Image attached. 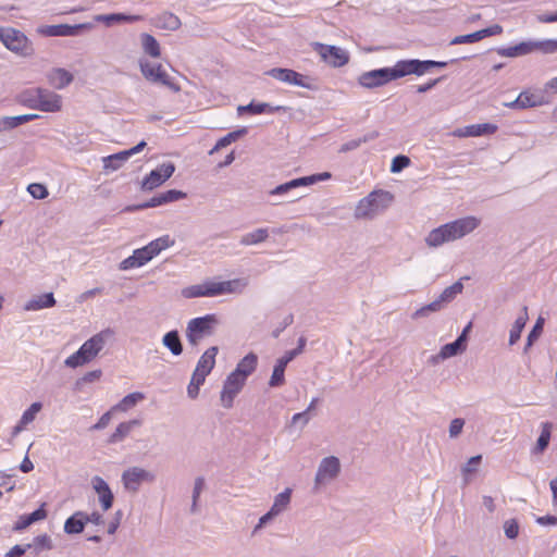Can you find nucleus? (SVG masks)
<instances>
[{
    "instance_id": "nucleus-1",
    "label": "nucleus",
    "mask_w": 557,
    "mask_h": 557,
    "mask_svg": "<svg viewBox=\"0 0 557 557\" xmlns=\"http://www.w3.org/2000/svg\"><path fill=\"white\" fill-rule=\"evenodd\" d=\"M480 224L481 220L473 215L457 219L433 228L425 237V244L430 248L441 247L472 233Z\"/></svg>"
},
{
    "instance_id": "nucleus-25",
    "label": "nucleus",
    "mask_w": 557,
    "mask_h": 557,
    "mask_svg": "<svg viewBox=\"0 0 557 557\" xmlns=\"http://www.w3.org/2000/svg\"><path fill=\"white\" fill-rule=\"evenodd\" d=\"M151 260V255L148 253L145 247L134 250L133 255L124 259L120 263L121 270H129L139 268Z\"/></svg>"
},
{
    "instance_id": "nucleus-21",
    "label": "nucleus",
    "mask_w": 557,
    "mask_h": 557,
    "mask_svg": "<svg viewBox=\"0 0 557 557\" xmlns=\"http://www.w3.org/2000/svg\"><path fill=\"white\" fill-rule=\"evenodd\" d=\"M406 69L408 75L414 74V75H423L424 73L429 72L433 67H445L447 65L446 62H440V61H432V60H405Z\"/></svg>"
},
{
    "instance_id": "nucleus-53",
    "label": "nucleus",
    "mask_w": 557,
    "mask_h": 557,
    "mask_svg": "<svg viewBox=\"0 0 557 557\" xmlns=\"http://www.w3.org/2000/svg\"><path fill=\"white\" fill-rule=\"evenodd\" d=\"M465 351V347H460L456 342L444 345L441 348L440 357L448 359L450 357L457 356Z\"/></svg>"
},
{
    "instance_id": "nucleus-58",
    "label": "nucleus",
    "mask_w": 557,
    "mask_h": 557,
    "mask_svg": "<svg viewBox=\"0 0 557 557\" xmlns=\"http://www.w3.org/2000/svg\"><path fill=\"white\" fill-rule=\"evenodd\" d=\"M504 532L508 539L515 540L519 534L518 521L516 519L506 520L504 522Z\"/></svg>"
},
{
    "instance_id": "nucleus-44",
    "label": "nucleus",
    "mask_w": 557,
    "mask_h": 557,
    "mask_svg": "<svg viewBox=\"0 0 557 557\" xmlns=\"http://www.w3.org/2000/svg\"><path fill=\"white\" fill-rule=\"evenodd\" d=\"M377 136H379L377 132L368 133L363 137L351 139V140L343 144L339 147L338 151L341 153H346L348 151L355 150V149L359 148L362 144H366V143H369V141L375 139Z\"/></svg>"
},
{
    "instance_id": "nucleus-3",
    "label": "nucleus",
    "mask_w": 557,
    "mask_h": 557,
    "mask_svg": "<svg viewBox=\"0 0 557 557\" xmlns=\"http://www.w3.org/2000/svg\"><path fill=\"white\" fill-rule=\"evenodd\" d=\"M407 75L405 60H401L393 67H382L362 73L358 77V83L364 88H375Z\"/></svg>"
},
{
    "instance_id": "nucleus-15",
    "label": "nucleus",
    "mask_w": 557,
    "mask_h": 557,
    "mask_svg": "<svg viewBox=\"0 0 557 557\" xmlns=\"http://www.w3.org/2000/svg\"><path fill=\"white\" fill-rule=\"evenodd\" d=\"M114 332L111 329H106L89 339H87L82 347L87 352V355L94 360L99 352L104 348L107 342L112 338Z\"/></svg>"
},
{
    "instance_id": "nucleus-56",
    "label": "nucleus",
    "mask_w": 557,
    "mask_h": 557,
    "mask_svg": "<svg viewBox=\"0 0 557 557\" xmlns=\"http://www.w3.org/2000/svg\"><path fill=\"white\" fill-rule=\"evenodd\" d=\"M162 205L163 203L161 201V197H160V194H159V195L152 197L150 200H148L146 202L126 207L125 211H129L131 212V211L147 209V208H154V207H159V206H162Z\"/></svg>"
},
{
    "instance_id": "nucleus-9",
    "label": "nucleus",
    "mask_w": 557,
    "mask_h": 557,
    "mask_svg": "<svg viewBox=\"0 0 557 557\" xmlns=\"http://www.w3.org/2000/svg\"><path fill=\"white\" fill-rule=\"evenodd\" d=\"M312 48L325 63L333 67L344 66L349 61L348 53L339 47L313 42Z\"/></svg>"
},
{
    "instance_id": "nucleus-17",
    "label": "nucleus",
    "mask_w": 557,
    "mask_h": 557,
    "mask_svg": "<svg viewBox=\"0 0 557 557\" xmlns=\"http://www.w3.org/2000/svg\"><path fill=\"white\" fill-rule=\"evenodd\" d=\"M92 25L90 23H83L76 25L59 24L47 26L42 33L51 37H67L77 36L83 29H90Z\"/></svg>"
},
{
    "instance_id": "nucleus-39",
    "label": "nucleus",
    "mask_w": 557,
    "mask_h": 557,
    "mask_svg": "<svg viewBox=\"0 0 557 557\" xmlns=\"http://www.w3.org/2000/svg\"><path fill=\"white\" fill-rule=\"evenodd\" d=\"M96 22H103L107 25H112L113 23L120 22H136L140 20L138 15H126L123 13H113V14H99L95 17Z\"/></svg>"
},
{
    "instance_id": "nucleus-54",
    "label": "nucleus",
    "mask_w": 557,
    "mask_h": 557,
    "mask_svg": "<svg viewBox=\"0 0 557 557\" xmlns=\"http://www.w3.org/2000/svg\"><path fill=\"white\" fill-rule=\"evenodd\" d=\"M482 39L481 30H476L472 34L456 36L451 39L450 45L472 44Z\"/></svg>"
},
{
    "instance_id": "nucleus-37",
    "label": "nucleus",
    "mask_w": 557,
    "mask_h": 557,
    "mask_svg": "<svg viewBox=\"0 0 557 557\" xmlns=\"http://www.w3.org/2000/svg\"><path fill=\"white\" fill-rule=\"evenodd\" d=\"M269 237V231L268 228H257L250 233H247V234H244L242 237H240V245L243 246H252V245H258L260 243H263L268 239Z\"/></svg>"
},
{
    "instance_id": "nucleus-33",
    "label": "nucleus",
    "mask_w": 557,
    "mask_h": 557,
    "mask_svg": "<svg viewBox=\"0 0 557 557\" xmlns=\"http://www.w3.org/2000/svg\"><path fill=\"white\" fill-rule=\"evenodd\" d=\"M154 25L165 30H176L181 26V20L173 13L164 12L154 18Z\"/></svg>"
},
{
    "instance_id": "nucleus-63",
    "label": "nucleus",
    "mask_w": 557,
    "mask_h": 557,
    "mask_svg": "<svg viewBox=\"0 0 557 557\" xmlns=\"http://www.w3.org/2000/svg\"><path fill=\"white\" fill-rule=\"evenodd\" d=\"M277 515L273 512L271 509L260 517L258 523L255 525L252 530V534L258 533L265 524H268L270 521H272Z\"/></svg>"
},
{
    "instance_id": "nucleus-5",
    "label": "nucleus",
    "mask_w": 557,
    "mask_h": 557,
    "mask_svg": "<svg viewBox=\"0 0 557 557\" xmlns=\"http://www.w3.org/2000/svg\"><path fill=\"white\" fill-rule=\"evenodd\" d=\"M219 320L215 314H207L205 317L191 319L187 323L186 337L191 346H197L201 339L211 336L214 333Z\"/></svg>"
},
{
    "instance_id": "nucleus-31",
    "label": "nucleus",
    "mask_w": 557,
    "mask_h": 557,
    "mask_svg": "<svg viewBox=\"0 0 557 557\" xmlns=\"http://www.w3.org/2000/svg\"><path fill=\"white\" fill-rule=\"evenodd\" d=\"M532 51H534V45L532 41L520 42L513 47L497 49V53L499 55L506 57V58H515V57H519V55H525Z\"/></svg>"
},
{
    "instance_id": "nucleus-12",
    "label": "nucleus",
    "mask_w": 557,
    "mask_h": 557,
    "mask_svg": "<svg viewBox=\"0 0 557 557\" xmlns=\"http://www.w3.org/2000/svg\"><path fill=\"white\" fill-rule=\"evenodd\" d=\"M246 380L239 377L237 374L230 373L223 383V388L220 395L221 405L230 409L233 407L235 397L240 393Z\"/></svg>"
},
{
    "instance_id": "nucleus-49",
    "label": "nucleus",
    "mask_w": 557,
    "mask_h": 557,
    "mask_svg": "<svg viewBox=\"0 0 557 557\" xmlns=\"http://www.w3.org/2000/svg\"><path fill=\"white\" fill-rule=\"evenodd\" d=\"M205 487V479L199 476L196 478L193 488V495H191V507L190 512L196 513L198 512V499L200 497V494Z\"/></svg>"
},
{
    "instance_id": "nucleus-24",
    "label": "nucleus",
    "mask_w": 557,
    "mask_h": 557,
    "mask_svg": "<svg viewBox=\"0 0 557 557\" xmlns=\"http://www.w3.org/2000/svg\"><path fill=\"white\" fill-rule=\"evenodd\" d=\"M215 294H240L248 285L246 278H234L224 282H214Z\"/></svg>"
},
{
    "instance_id": "nucleus-11",
    "label": "nucleus",
    "mask_w": 557,
    "mask_h": 557,
    "mask_svg": "<svg viewBox=\"0 0 557 557\" xmlns=\"http://www.w3.org/2000/svg\"><path fill=\"white\" fill-rule=\"evenodd\" d=\"M154 474L140 467H132L122 473V483L125 490L129 492H137L143 482H153Z\"/></svg>"
},
{
    "instance_id": "nucleus-27",
    "label": "nucleus",
    "mask_w": 557,
    "mask_h": 557,
    "mask_svg": "<svg viewBox=\"0 0 557 557\" xmlns=\"http://www.w3.org/2000/svg\"><path fill=\"white\" fill-rule=\"evenodd\" d=\"M257 363V355L249 352L237 363L235 370L232 373L237 374L244 380H247V377L256 370Z\"/></svg>"
},
{
    "instance_id": "nucleus-32",
    "label": "nucleus",
    "mask_w": 557,
    "mask_h": 557,
    "mask_svg": "<svg viewBox=\"0 0 557 557\" xmlns=\"http://www.w3.org/2000/svg\"><path fill=\"white\" fill-rule=\"evenodd\" d=\"M553 424L550 422H543L541 424V434L536 441L532 453L535 455H541L545 451V449L549 445L550 436H552Z\"/></svg>"
},
{
    "instance_id": "nucleus-30",
    "label": "nucleus",
    "mask_w": 557,
    "mask_h": 557,
    "mask_svg": "<svg viewBox=\"0 0 557 557\" xmlns=\"http://www.w3.org/2000/svg\"><path fill=\"white\" fill-rule=\"evenodd\" d=\"M218 351L219 348L216 346L209 347L199 358L196 370L208 375L214 368Z\"/></svg>"
},
{
    "instance_id": "nucleus-20",
    "label": "nucleus",
    "mask_w": 557,
    "mask_h": 557,
    "mask_svg": "<svg viewBox=\"0 0 557 557\" xmlns=\"http://www.w3.org/2000/svg\"><path fill=\"white\" fill-rule=\"evenodd\" d=\"M175 171V165H169L164 170V174H161L160 171L152 170L143 181L141 189L143 190H152L160 185H162L166 180H169Z\"/></svg>"
},
{
    "instance_id": "nucleus-22",
    "label": "nucleus",
    "mask_w": 557,
    "mask_h": 557,
    "mask_svg": "<svg viewBox=\"0 0 557 557\" xmlns=\"http://www.w3.org/2000/svg\"><path fill=\"white\" fill-rule=\"evenodd\" d=\"M47 79L53 88L63 89L74 81V76L65 69L54 67L47 74Z\"/></svg>"
},
{
    "instance_id": "nucleus-6",
    "label": "nucleus",
    "mask_w": 557,
    "mask_h": 557,
    "mask_svg": "<svg viewBox=\"0 0 557 557\" xmlns=\"http://www.w3.org/2000/svg\"><path fill=\"white\" fill-rule=\"evenodd\" d=\"M7 49L20 57H32L35 53L32 41L18 29L5 27L0 38Z\"/></svg>"
},
{
    "instance_id": "nucleus-35",
    "label": "nucleus",
    "mask_w": 557,
    "mask_h": 557,
    "mask_svg": "<svg viewBox=\"0 0 557 557\" xmlns=\"http://www.w3.org/2000/svg\"><path fill=\"white\" fill-rule=\"evenodd\" d=\"M528 319V307L524 306L522 308V313L516 319L513 325L511 326L509 333V345H515L519 341L521 332L524 329Z\"/></svg>"
},
{
    "instance_id": "nucleus-51",
    "label": "nucleus",
    "mask_w": 557,
    "mask_h": 557,
    "mask_svg": "<svg viewBox=\"0 0 557 557\" xmlns=\"http://www.w3.org/2000/svg\"><path fill=\"white\" fill-rule=\"evenodd\" d=\"M543 325H544V319L542 317H540L533 329L531 330V332L529 333L528 335V338H527V345H525V348L524 350L527 351L532 345L533 343L540 337V335L542 334L543 332Z\"/></svg>"
},
{
    "instance_id": "nucleus-38",
    "label": "nucleus",
    "mask_w": 557,
    "mask_h": 557,
    "mask_svg": "<svg viewBox=\"0 0 557 557\" xmlns=\"http://www.w3.org/2000/svg\"><path fill=\"white\" fill-rule=\"evenodd\" d=\"M140 42L145 53L152 58H159L161 54L160 45L157 39L147 33L140 35Z\"/></svg>"
},
{
    "instance_id": "nucleus-42",
    "label": "nucleus",
    "mask_w": 557,
    "mask_h": 557,
    "mask_svg": "<svg viewBox=\"0 0 557 557\" xmlns=\"http://www.w3.org/2000/svg\"><path fill=\"white\" fill-rule=\"evenodd\" d=\"M292 490L285 488L282 493L277 494L271 506V510L277 516L285 511L290 503Z\"/></svg>"
},
{
    "instance_id": "nucleus-23",
    "label": "nucleus",
    "mask_w": 557,
    "mask_h": 557,
    "mask_svg": "<svg viewBox=\"0 0 557 557\" xmlns=\"http://www.w3.org/2000/svg\"><path fill=\"white\" fill-rule=\"evenodd\" d=\"M214 286V282H206L202 284L191 285L185 287L182 290V295L185 298L214 297L216 296Z\"/></svg>"
},
{
    "instance_id": "nucleus-13",
    "label": "nucleus",
    "mask_w": 557,
    "mask_h": 557,
    "mask_svg": "<svg viewBox=\"0 0 557 557\" xmlns=\"http://www.w3.org/2000/svg\"><path fill=\"white\" fill-rule=\"evenodd\" d=\"M267 74L280 82L300 86L307 89L314 88L309 77L290 69L274 67L268 71Z\"/></svg>"
},
{
    "instance_id": "nucleus-26",
    "label": "nucleus",
    "mask_w": 557,
    "mask_h": 557,
    "mask_svg": "<svg viewBox=\"0 0 557 557\" xmlns=\"http://www.w3.org/2000/svg\"><path fill=\"white\" fill-rule=\"evenodd\" d=\"M140 425H141V420H139V419H133V420L120 423L116 426L115 431L108 438V443L116 444V443L124 441L135 428H138Z\"/></svg>"
},
{
    "instance_id": "nucleus-57",
    "label": "nucleus",
    "mask_w": 557,
    "mask_h": 557,
    "mask_svg": "<svg viewBox=\"0 0 557 557\" xmlns=\"http://www.w3.org/2000/svg\"><path fill=\"white\" fill-rule=\"evenodd\" d=\"M160 197H161L162 203L165 205L169 202H173V201H177V200L186 198V194L181 190L170 189L164 193H161Z\"/></svg>"
},
{
    "instance_id": "nucleus-55",
    "label": "nucleus",
    "mask_w": 557,
    "mask_h": 557,
    "mask_svg": "<svg viewBox=\"0 0 557 557\" xmlns=\"http://www.w3.org/2000/svg\"><path fill=\"white\" fill-rule=\"evenodd\" d=\"M27 191L34 199H45L48 197L49 191L47 187L40 183H32L27 187Z\"/></svg>"
},
{
    "instance_id": "nucleus-61",
    "label": "nucleus",
    "mask_w": 557,
    "mask_h": 557,
    "mask_svg": "<svg viewBox=\"0 0 557 557\" xmlns=\"http://www.w3.org/2000/svg\"><path fill=\"white\" fill-rule=\"evenodd\" d=\"M285 370H280L277 368H273L272 375L269 381V385L271 387H278L285 383Z\"/></svg>"
},
{
    "instance_id": "nucleus-14",
    "label": "nucleus",
    "mask_w": 557,
    "mask_h": 557,
    "mask_svg": "<svg viewBox=\"0 0 557 557\" xmlns=\"http://www.w3.org/2000/svg\"><path fill=\"white\" fill-rule=\"evenodd\" d=\"M146 141L141 140L135 147L124 150L102 159L104 171H116L119 170L131 156L140 152L146 147Z\"/></svg>"
},
{
    "instance_id": "nucleus-60",
    "label": "nucleus",
    "mask_w": 557,
    "mask_h": 557,
    "mask_svg": "<svg viewBox=\"0 0 557 557\" xmlns=\"http://www.w3.org/2000/svg\"><path fill=\"white\" fill-rule=\"evenodd\" d=\"M410 164V159L407 156L399 154L392 161L391 171L398 173Z\"/></svg>"
},
{
    "instance_id": "nucleus-36",
    "label": "nucleus",
    "mask_w": 557,
    "mask_h": 557,
    "mask_svg": "<svg viewBox=\"0 0 557 557\" xmlns=\"http://www.w3.org/2000/svg\"><path fill=\"white\" fill-rule=\"evenodd\" d=\"M84 511H76L64 523V532L67 534H78L83 532L85 528V521L83 519Z\"/></svg>"
},
{
    "instance_id": "nucleus-28",
    "label": "nucleus",
    "mask_w": 557,
    "mask_h": 557,
    "mask_svg": "<svg viewBox=\"0 0 557 557\" xmlns=\"http://www.w3.org/2000/svg\"><path fill=\"white\" fill-rule=\"evenodd\" d=\"M55 305V299L52 293L35 296L30 298L25 305L24 310L37 311L46 308H51Z\"/></svg>"
},
{
    "instance_id": "nucleus-34",
    "label": "nucleus",
    "mask_w": 557,
    "mask_h": 557,
    "mask_svg": "<svg viewBox=\"0 0 557 557\" xmlns=\"http://www.w3.org/2000/svg\"><path fill=\"white\" fill-rule=\"evenodd\" d=\"M162 344L174 356H180L183 352V344L176 330L165 333L162 338Z\"/></svg>"
},
{
    "instance_id": "nucleus-19",
    "label": "nucleus",
    "mask_w": 557,
    "mask_h": 557,
    "mask_svg": "<svg viewBox=\"0 0 557 557\" xmlns=\"http://www.w3.org/2000/svg\"><path fill=\"white\" fill-rule=\"evenodd\" d=\"M542 104H544L543 97L529 91H522L515 100L504 103L507 108L518 110L540 107Z\"/></svg>"
},
{
    "instance_id": "nucleus-41",
    "label": "nucleus",
    "mask_w": 557,
    "mask_h": 557,
    "mask_svg": "<svg viewBox=\"0 0 557 557\" xmlns=\"http://www.w3.org/2000/svg\"><path fill=\"white\" fill-rule=\"evenodd\" d=\"M144 398L145 395L140 392L131 393L123 397L122 400L112 408V410L125 412L135 407Z\"/></svg>"
},
{
    "instance_id": "nucleus-7",
    "label": "nucleus",
    "mask_w": 557,
    "mask_h": 557,
    "mask_svg": "<svg viewBox=\"0 0 557 557\" xmlns=\"http://www.w3.org/2000/svg\"><path fill=\"white\" fill-rule=\"evenodd\" d=\"M139 67L143 76L148 82L165 86L174 92L181 91V86L173 82L161 64L140 60Z\"/></svg>"
},
{
    "instance_id": "nucleus-64",
    "label": "nucleus",
    "mask_w": 557,
    "mask_h": 557,
    "mask_svg": "<svg viewBox=\"0 0 557 557\" xmlns=\"http://www.w3.org/2000/svg\"><path fill=\"white\" fill-rule=\"evenodd\" d=\"M45 504H42L37 510L27 515V523H34L36 521L42 520L47 517V511L44 508Z\"/></svg>"
},
{
    "instance_id": "nucleus-46",
    "label": "nucleus",
    "mask_w": 557,
    "mask_h": 557,
    "mask_svg": "<svg viewBox=\"0 0 557 557\" xmlns=\"http://www.w3.org/2000/svg\"><path fill=\"white\" fill-rule=\"evenodd\" d=\"M281 109H282L281 107L273 108L270 104L264 103V102H262V103L250 102L247 106L239 107L238 111H247L251 114H261V113H265V112L273 113Z\"/></svg>"
},
{
    "instance_id": "nucleus-4",
    "label": "nucleus",
    "mask_w": 557,
    "mask_h": 557,
    "mask_svg": "<svg viewBox=\"0 0 557 557\" xmlns=\"http://www.w3.org/2000/svg\"><path fill=\"white\" fill-rule=\"evenodd\" d=\"M463 290V284L460 281L455 282L453 285L446 287L441 295L432 302L422 306L417 309L412 314L411 319L418 320L421 318H428L431 313H435L445 309L459 294Z\"/></svg>"
},
{
    "instance_id": "nucleus-50",
    "label": "nucleus",
    "mask_w": 557,
    "mask_h": 557,
    "mask_svg": "<svg viewBox=\"0 0 557 557\" xmlns=\"http://www.w3.org/2000/svg\"><path fill=\"white\" fill-rule=\"evenodd\" d=\"M101 375L102 371L100 369L89 371L75 382V388L81 391L85 384L100 380Z\"/></svg>"
},
{
    "instance_id": "nucleus-10",
    "label": "nucleus",
    "mask_w": 557,
    "mask_h": 557,
    "mask_svg": "<svg viewBox=\"0 0 557 557\" xmlns=\"http://www.w3.org/2000/svg\"><path fill=\"white\" fill-rule=\"evenodd\" d=\"M331 176L332 175L330 172H322V173L312 174L309 176L295 178V180H292L289 182H286L284 184L276 186L275 188L270 190V195H272V196L286 195L289 191H292L293 189L304 187V186L313 185L319 182L327 181L331 178Z\"/></svg>"
},
{
    "instance_id": "nucleus-8",
    "label": "nucleus",
    "mask_w": 557,
    "mask_h": 557,
    "mask_svg": "<svg viewBox=\"0 0 557 557\" xmlns=\"http://www.w3.org/2000/svg\"><path fill=\"white\" fill-rule=\"evenodd\" d=\"M341 473V461L335 456L323 458L318 467L314 478V490L334 481Z\"/></svg>"
},
{
    "instance_id": "nucleus-59",
    "label": "nucleus",
    "mask_w": 557,
    "mask_h": 557,
    "mask_svg": "<svg viewBox=\"0 0 557 557\" xmlns=\"http://www.w3.org/2000/svg\"><path fill=\"white\" fill-rule=\"evenodd\" d=\"M534 50H541L544 53H554L557 51V40L548 39L544 41L533 42Z\"/></svg>"
},
{
    "instance_id": "nucleus-62",
    "label": "nucleus",
    "mask_w": 557,
    "mask_h": 557,
    "mask_svg": "<svg viewBox=\"0 0 557 557\" xmlns=\"http://www.w3.org/2000/svg\"><path fill=\"white\" fill-rule=\"evenodd\" d=\"M463 425H465L463 419H461V418L453 419L449 424V436L451 438L458 437L462 432Z\"/></svg>"
},
{
    "instance_id": "nucleus-29",
    "label": "nucleus",
    "mask_w": 557,
    "mask_h": 557,
    "mask_svg": "<svg viewBox=\"0 0 557 557\" xmlns=\"http://www.w3.org/2000/svg\"><path fill=\"white\" fill-rule=\"evenodd\" d=\"M496 131H497V126L495 124L483 123V124L469 125L465 128V131L459 129L455 134L457 136L478 137V136H482V135L494 134Z\"/></svg>"
},
{
    "instance_id": "nucleus-2",
    "label": "nucleus",
    "mask_w": 557,
    "mask_h": 557,
    "mask_svg": "<svg viewBox=\"0 0 557 557\" xmlns=\"http://www.w3.org/2000/svg\"><path fill=\"white\" fill-rule=\"evenodd\" d=\"M393 195L379 189L371 191L359 200L355 208L354 216L357 220H373L383 213L392 203Z\"/></svg>"
},
{
    "instance_id": "nucleus-47",
    "label": "nucleus",
    "mask_w": 557,
    "mask_h": 557,
    "mask_svg": "<svg viewBox=\"0 0 557 557\" xmlns=\"http://www.w3.org/2000/svg\"><path fill=\"white\" fill-rule=\"evenodd\" d=\"M39 98H38V87L25 90L21 94L20 102L26 106L29 109L38 110L39 104Z\"/></svg>"
},
{
    "instance_id": "nucleus-43",
    "label": "nucleus",
    "mask_w": 557,
    "mask_h": 557,
    "mask_svg": "<svg viewBox=\"0 0 557 557\" xmlns=\"http://www.w3.org/2000/svg\"><path fill=\"white\" fill-rule=\"evenodd\" d=\"M90 361H92V359L87 355V352L81 346V348L76 352H74L73 355H71L70 357H67L65 359L64 364L67 368L75 369V368L85 366V364L89 363Z\"/></svg>"
},
{
    "instance_id": "nucleus-48",
    "label": "nucleus",
    "mask_w": 557,
    "mask_h": 557,
    "mask_svg": "<svg viewBox=\"0 0 557 557\" xmlns=\"http://www.w3.org/2000/svg\"><path fill=\"white\" fill-rule=\"evenodd\" d=\"M481 461H482V456L481 455H476V456L471 457L466 462V465L462 466L461 472H462V474L465 476V483L466 484H468L469 481H470L468 475L478 471V468H479Z\"/></svg>"
},
{
    "instance_id": "nucleus-16",
    "label": "nucleus",
    "mask_w": 557,
    "mask_h": 557,
    "mask_svg": "<svg viewBox=\"0 0 557 557\" xmlns=\"http://www.w3.org/2000/svg\"><path fill=\"white\" fill-rule=\"evenodd\" d=\"M38 110L42 112H59L62 109V97L54 91L38 87Z\"/></svg>"
},
{
    "instance_id": "nucleus-45",
    "label": "nucleus",
    "mask_w": 557,
    "mask_h": 557,
    "mask_svg": "<svg viewBox=\"0 0 557 557\" xmlns=\"http://www.w3.org/2000/svg\"><path fill=\"white\" fill-rule=\"evenodd\" d=\"M173 244V240L170 239L168 235L159 237L152 242H150L145 248L148 253L151 255V259L159 255L162 250L170 247Z\"/></svg>"
},
{
    "instance_id": "nucleus-18",
    "label": "nucleus",
    "mask_w": 557,
    "mask_h": 557,
    "mask_svg": "<svg viewBox=\"0 0 557 557\" xmlns=\"http://www.w3.org/2000/svg\"><path fill=\"white\" fill-rule=\"evenodd\" d=\"M91 485L95 492L98 494V499L101 508L107 511L109 510L114 500L113 493L109 484L99 475H95L91 479Z\"/></svg>"
},
{
    "instance_id": "nucleus-52",
    "label": "nucleus",
    "mask_w": 557,
    "mask_h": 557,
    "mask_svg": "<svg viewBox=\"0 0 557 557\" xmlns=\"http://www.w3.org/2000/svg\"><path fill=\"white\" fill-rule=\"evenodd\" d=\"M42 408V405L41 403L39 401H36V403H33L29 408L27 410L24 411V413L22 414V425H27L29 423H32L35 418H36V414L41 410Z\"/></svg>"
},
{
    "instance_id": "nucleus-40",
    "label": "nucleus",
    "mask_w": 557,
    "mask_h": 557,
    "mask_svg": "<svg viewBox=\"0 0 557 557\" xmlns=\"http://www.w3.org/2000/svg\"><path fill=\"white\" fill-rule=\"evenodd\" d=\"M247 134V128L246 127H242L239 129H236L234 132H231L228 134H226L224 137L220 138L215 146L210 150V154L214 153L215 151L222 149V148H225L227 147L228 145H231L232 143L238 140L239 138H242L243 136H245Z\"/></svg>"
}]
</instances>
